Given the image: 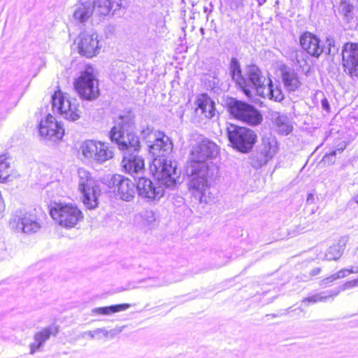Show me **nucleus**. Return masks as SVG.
<instances>
[{"mask_svg":"<svg viewBox=\"0 0 358 358\" xmlns=\"http://www.w3.org/2000/svg\"><path fill=\"white\" fill-rule=\"evenodd\" d=\"M217 153V145L208 138L201 140L192 150L190 166L187 169L192 176L189 187L200 203H207L209 201L210 185L217 176L219 169L207 159L215 157Z\"/></svg>","mask_w":358,"mask_h":358,"instance_id":"obj_1","label":"nucleus"},{"mask_svg":"<svg viewBox=\"0 0 358 358\" xmlns=\"http://www.w3.org/2000/svg\"><path fill=\"white\" fill-rule=\"evenodd\" d=\"M138 138L146 143L149 152L155 157L153 167L157 177L172 185L178 176L177 163L166 157L173 149L169 138L147 124L141 125Z\"/></svg>","mask_w":358,"mask_h":358,"instance_id":"obj_2","label":"nucleus"},{"mask_svg":"<svg viewBox=\"0 0 358 358\" xmlns=\"http://www.w3.org/2000/svg\"><path fill=\"white\" fill-rule=\"evenodd\" d=\"M134 124V115L130 111H124L115 120V125L110 131V138L115 142L119 149L127 148H137L139 138L132 133H128V129Z\"/></svg>","mask_w":358,"mask_h":358,"instance_id":"obj_3","label":"nucleus"},{"mask_svg":"<svg viewBox=\"0 0 358 358\" xmlns=\"http://www.w3.org/2000/svg\"><path fill=\"white\" fill-rule=\"evenodd\" d=\"M124 0H94L87 1L77 6L73 13L75 20L85 22L91 17L93 11L100 16L113 15L116 10L124 7Z\"/></svg>","mask_w":358,"mask_h":358,"instance_id":"obj_4","label":"nucleus"},{"mask_svg":"<svg viewBox=\"0 0 358 358\" xmlns=\"http://www.w3.org/2000/svg\"><path fill=\"white\" fill-rule=\"evenodd\" d=\"M50 213L54 220L64 228H73L83 219L82 211L72 203H55Z\"/></svg>","mask_w":358,"mask_h":358,"instance_id":"obj_5","label":"nucleus"},{"mask_svg":"<svg viewBox=\"0 0 358 358\" xmlns=\"http://www.w3.org/2000/svg\"><path fill=\"white\" fill-rule=\"evenodd\" d=\"M151 171L154 173L155 176L157 181L152 182L146 178H140L138 179L136 189L138 194L142 198L148 199V201L159 200L164 194V187H172L175 186L180 181V172L177 170V175L175 182L172 185H167L165 181L159 180L157 176L153 164L151 166Z\"/></svg>","mask_w":358,"mask_h":358,"instance_id":"obj_6","label":"nucleus"},{"mask_svg":"<svg viewBox=\"0 0 358 358\" xmlns=\"http://www.w3.org/2000/svg\"><path fill=\"white\" fill-rule=\"evenodd\" d=\"M78 189L83 195V202L89 209L95 208L97 199L100 195L99 187L92 177L90 173L83 168L78 170Z\"/></svg>","mask_w":358,"mask_h":358,"instance_id":"obj_7","label":"nucleus"},{"mask_svg":"<svg viewBox=\"0 0 358 358\" xmlns=\"http://www.w3.org/2000/svg\"><path fill=\"white\" fill-rule=\"evenodd\" d=\"M227 132L233 148L243 153L248 152L256 142V134L248 128L230 124L227 127Z\"/></svg>","mask_w":358,"mask_h":358,"instance_id":"obj_8","label":"nucleus"},{"mask_svg":"<svg viewBox=\"0 0 358 358\" xmlns=\"http://www.w3.org/2000/svg\"><path fill=\"white\" fill-rule=\"evenodd\" d=\"M52 106L53 110L67 120L73 122L80 117L81 112L76 100L71 99L69 94L59 90L52 96Z\"/></svg>","mask_w":358,"mask_h":358,"instance_id":"obj_9","label":"nucleus"},{"mask_svg":"<svg viewBox=\"0 0 358 358\" xmlns=\"http://www.w3.org/2000/svg\"><path fill=\"white\" fill-rule=\"evenodd\" d=\"M52 106L53 110L67 120L73 122L80 117L81 112L76 100L71 99L69 94L59 90L52 96Z\"/></svg>","mask_w":358,"mask_h":358,"instance_id":"obj_10","label":"nucleus"},{"mask_svg":"<svg viewBox=\"0 0 358 358\" xmlns=\"http://www.w3.org/2000/svg\"><path fill=\"white\" fill-rule=\"evenodd\" d=\"M229 113L236 119L251 125H257L262 120L259 112L252 105L236 99H231L228 103Z\"/></svg>","mask_w":358,"mask_h":358,"instance_id":"obj_11","label":"nucleus"},{"mask_svg":"<svg viewBox=\"0 0 358 358\" xmlns=\"http://www.w3.org/2000/svg\"><path fill=\"white\" fill-rule=\"evenodd\" d=\"M83 155L88 159H92L102 164L113 157V152L106 143L94 140H87L80 146Z\"/></svg>","mask_w":358,"mask_h":358,"instance_id":"obj_12","label":"nucleus"},{"mask_svg":"<svg viewBox=\"0 0 358 358\" xmlns=\"http://www.w3.org/2000/svg\"><path fill=\"white\" fill-rule=\"evenodd\" d=\"M74 87L80 96L86 100L94 99L99 94L98 80L95 78L91 69L80 73L74 82Z\"/></svg>","mask_w":358,"mask_h":358,"instance_id":"obj_13","label":"nucleus"},{"mask_svg":"<svg viewBox=\"0 0 358 358\" xmlns=\"http://www.w3.org/2000/svg\"><path fill=\"white\" fill-rule=\"evenodd\" d=\"M244 80L245 87H240L248 97H251L254 92L259 95L268 82V79L262 75L261 70L256 65H249L246 67Z\"/></svg>","mask_w":358,"mask_h":358,"instance_id":"obj_14","label":"nucleus"},{"mask_svg":"<svg viewBox=\"0 0 358 358\" xmlns=\"http://www.w3.org/2000/svg\"><path fill=\"white\" fill-rule=\"evenodd\" d=\"M13 229L24 234H33L38 231L41 224L34 213L20 212L10 223Z\"/></svg>","mask_w":358,"mask_h":358,"instance_id":"obj_15","label":"nucleus"},{"mask_svg":"<svg viewBox=\"0 0 358 358\" xmlns=\"http://www.w3.org/2000/svg\"><path fill=\"white\" fill-rule=\"evenodd\" d=\"M342 62L344 71L358 79V43H347L343 45Z\"/></svg>","mask_w":358,"mask_h":358,"instance_id":"obj_16","label":"nucleus"},{"mask_svg":"<svg viewBox=\"0 0 358 358\" xmlns=\"http://www.w3.org/2000/svg\"><path fill=\"white\" fill-rule=\"evenodd\" d=\"M139 148L140 143L135 148L128 147L125 149H120L124 152L122 166L124 171L130 175L138 174L144 169V160L137 154Z\"/></svg>","mask_w":358,"mask_h":358,"instance_id":"obj_17","label":"nucleus"},{"mask_svg":"<svg viewBox=\"0 0 358 358\" xmlns=\"http://www.w3.org/2000/svg\"><path fill=\"white\" fill-rule=\"evenodd\" d=\"M38 131L43 138L53 142L61 140L64 134L62 124L57 122L50 114H48L45 120L41 121Z\"/></svg>","mask_w":358,"mask_h":358,"instance_id":"obj_18","label":"nucleus"},{"mask_svg":"<svg viewBox=\"0 0 358 358\" xmlns=\"http://www.w3.org/2000/svg\"><path fill=\"white\" fill-rule=\"evenodd\" d=\"M114 187V192L120 199L130 201L134 197L136 187L129 179L121 176L115 175L110 180Z\"/></svg>","mask_w":358,"mask_h":358,"instance_id":"obj_19","label":"nucleus"},{"mask_svg":"<svg viewBox=\"0 0 358 358\" xmlns=\"http://www.w3.org/2000/svg\"><path fill=\"white\" fill-rule=\"evenodd\" d=\"M78 52L83 56L91 58L99 53L101 47L99 45L96 34L82 33L79 36L78 45Z\"/></svg>","mask_w":358,"mask_h":358,"instance_id":"obj_20","label":"nucleus"},{"mask_svg":"<svg viewBox=\"0 0 358 358\" xmlns=\"http://www.w3.org/2000/svg\"><path fill=\"white\" fill-rule=\"evenodd\" d=\"M300 43L303 49L311 56L318 57L324 52L320 39L310 32H306L301 36Z\"/></svg>","mask_w":358,"mask_h":358,"instance_id":"obj_21","label":"nucleus"},{"mask_svg":"<svg viewBox=\"0 0 358 358\" xmlns=\"http://www.w3.org/2000/svg\"><path fill=\"white\" fill-rule=\"evenodd\" d=\"M348 238L346 237L341 238L337 243L331 245L325 252H320L317 253V259L327 261H336L341 258L345 250Z\"/></svg>","mask_w":358,"mask_h":358,"instance_id":"obj_22","label":"nucleus"},{"mask_svg":"<svg viewBox=\"0 0 358 358\" xmlns=\"http://www.w3.org/2000/svg\"><path fill=\"white\" fill-rule=\"evenodd\" d=\"M58 332L57 327L50 326L35 334L34 336V341L29 345L30 354H34L50 338L51 335L55 336Z\"/></svg>","mask_w":358,"mask_h":358,"instance_id":"obj_23","label":"nucleus"},{"mask_svg":"<svg viewBox=\"0 0 358 358\" xmlns=\"http://www.w3.org/2000/svg\"><path fill=\"white\" fill-rule=\"evenodd\" d=\"M196 105V111L197 113L200 111L206 118L210 119L215 116V103L206 94H202L198 96Z\"/></svg>","mask_w":358,"mask_h":358,"instance_id":"obj_24","label":"nucleus"},{"mask_svg":"<svg viewBox=\"0 0 358 358\" xmlns=\"http://www.w3.org/2000/svg\"><path fill=\"white\" fill-rule=\"evenodd\" d=\"M259 96L278 102L284 99V94L280 85L278 83H273L270 78H268L266 85L263 87V90L260 92Z\"/></svg>","mask_w":358,"mask_h":358,"instance_id":"obj_25","label":"nucleus"},{"mask_svg":"<svg viewBox=\"0 0 358 358\" xmlns=\"http://www.w3.org/2000/svg\"><path fill=\"white\" fill-rule=\"evenodd\" d=\"M282 79L285 89L289 92H294L301 85L297 73L289 68L285 67L282 70Z\"/></svg>","mask_w":358,"mask_h":358,"instance_id":"obj_26","label":"nucleus"},{"mask_svg":"<svg viewBox=\"0 0 358 358\" xmlns=\"http://www.w3.org/2000/svg\"><path fill=\"white\" fill-rule=\"evenodd\" d=\"M257 150L271 159L278 151V143L275 138L271 136H264Z\"/></svg>","mask_w":358,"mask_h":358,"instance_id":"obj_27","label":"nucleus"},{"mask_svg":"<svg viewBox=\"0 0 358 358\" xmlns=\"http://www.w3.org/2000/svg\"><path fill=\"white\" fill-rule=\"evenodd\" d=\"M338 294V290L333 289L320 292L304 298L302 300V303H303L305 306H308L310 303H315L317 302H325L329 298L336 296Z\"/></svg>","mask_w":358,"mask_h":358,"instance_id":"obj_28","label":"nucleus"},{"mask_svg":"<svg viewBox=\"0 0 358 358\" xmlns=\"http://www.w3.org/2000/svg\"><path fill=\"white\" fill-rule=\"evenodd\" d=\"M230 74L232 79L239 87H245L244 76L242 74L240 63L236 58H232L230 63Z\"/></svg>","mask_w":358,"mask_h":358,"instance_id":"obj_29","label":"nucleus"},{"mask_svg":"<svg viewBox=\"0 0 358 358\" xmlns=\"http://www.w3.org/2000/svg\"><path fill=\"white\" fill-rule=\"evenodd\" d=\"M131 307L129 303L113 305L110 306L95 308L92 310V314L108 315L113 313L127 310Z\"/></svg>","mask_w":358,"mask_h":358,"instance_id":"obj_30","label":"nucleus"},{"mask_svg":"<svg viewBox=\"0 0 358 358\" xmlns=\"http://www.w3.org/2000/svg\"><path fill=\"white\" fill-rule=\"evenodd\" d=\"M270 158L266 157L265 155L259 151L257 149L255 152L252 153L249 157L250 164L255 169H259L263 166L266 165Z\"/></svg>","mask_w":358,"mask_h":358,"instance_id":"obj_31","label":"nucleus"},{"mask_svg":"<svg viewBox=\"0 0 358 358\" xmlns=\"http://www.w3.org/2000/svg\"><path fill=\"white\" fill-rule=\"evenodd\" d=\"M275 122L280 134L287 135L292 131V127L289 125L287 116L278 115L275 118Z\"/></svg>","mask_w":358,"mask_h":358,"instance_id":"obj_32","label":"nucleus"},{"mask_svg":"<svg viewBox=\"0 0 358 358\" xmlns=\"http://www.w3.org/2000/svg\"><path fill=\"white\" fill-rule=\"evenodd\" d=\"M10 166L5 155L0 156V182L8 181L10 174Z\"/></svg>","mask_w":358,"mask_h":358,"instance_id":"obj_33","label":"nucleus"},{"mask_svg":"<svg viewBox=\"0 0 358 358\" xmlns=\"http://www.w3.org/2000/svg\"><path fill=\"white\" fill-rule=\"evenodd\" d=\"M353 9L354 6L350 3V0H341L338 10L344 20L349 21L352 17Z\"/></svg>","mask_w":358,"mask_h":358,"instance_id":"obj_34","label":"nucleus"},{"mask_svg":"<svg viewBox=\"0 0 358 358\" xmlns=\"http://www.w3.org/2000/svg\"><path fill=\"white\" fill-rule=\"evenodd\" d=\"M108 331L104 328H98L93 331H87L83 332L80 336L82 338L88 336L90 339H101L103 336L107 337Z\"/></svg>","mask_w":358,"mask_h":358,"instance_id":"obj_35","label":"nucleus"},{"mask_svg":"<svg viewBox=\"0 0 358 358\" xmlns=\"http://www.w3.org/2000/svg\"><path fill=\"white\" fill-rule=\"evenodd\" d=\"M143 224L150 226L157 220L156 214L151 210H145L139 214Z\"/></svg>","mask_w":358,"mask_h":358,"instance_id":"obj_36","label":"nucleus"},{"mask_svg":"<svg viewBox=\"0 0 358 358\" xmlns=\"http://www.w3.org/2000/svg\"><path fill=\"white\" fill-rule=\"evenodd\" d=\"M358 273V268L356 267H352L351 268H345V269H342L339 271H338L336 273H334V275L337 279H340V278H345L346 276H348V275H350V273Z\"/></svg>","mask_w":358,"mask_h":358,"instance_id":"obj_37","label":"nucleus"},{"mask_svg":"<svg viewBox=\"0 0 358 358\" xmlns=\"http://www.w3.org/2000/svg\"><path fill=\"white\" fill-rule=\"evenodd\" d=\"M355 287H358V278L348 281L341 285L339 287L334 289V290H338L340 292L341 291L347 290Z\"/></svg>","mask_w":358,"mask_h":358,"instance_id":"obj_38","label":"nucleus"},{"mask_svg":"<svg viewBox=\"0 0 358 358\" xmlns=\"http://www.w3.org/2000/svg\"><path fill=\"white\" fill-rule=\"evenodd\" d=\"M152 280L155 281V283L152 285L153 286L156 287H161V286H166L169 285L173 282H177L178 280L176 279H172L170 277H168L167 279H151Z\"/></svg>","mask_w":358,"mask_h":358,"instance_id":"obj_39","label":"nucleus"},{"mask_svg":"<svg viewBox=\"0 0 358 358\" xmlns=\"http://www.w3.org/2000/svg\"><path fill=\"white\" fill-rule=\"evenodd\" d=\"M336 280L334 274L331 275V276L329 277H327L324 279H323L321 282H320V285L322 287H327L328 285H329L330 283L333 282L334 281H335Z\"/></svg>","mask_w":358,"mask_h":358,"instance_id":"obj_40","label":"nucleus"},{"mask_svg":"<svg viewBox=\"0 0 358 358\" xmlns=\"http://www.w3.org/2000/svg\"><path fill=\"white\" fill-rule=\"evenodd\" d=\"M336 155V151L334 150L331 152L328 155H325L322 159L324 163L329 162V163H334V157Z\"/></svg>","mask_w":358,"mask_h":358,"instance_id":"obj_41","label":"nucleus"},{"mask_svg":"<svg viewBox=\"0 0 358 358\" xmlns=\"http://www.w3.org/2000/svg\"><path fill=\"white\" fill-rule=\"evenodd\" d=\"M321 104H322V107L324 110H325L327 111H329L330 110V105L329 103L328 100L326 98H324L322 100Z\"/></svg>","mask_w":358,"mask_h":358,"instance_id":"obj_42","label":"nucleus"},{"mask_svg":"<svg viewBox=\"0 0 358 358\" xmlns=\"http://www.w3.org/2000/svg\"><path fill=\"white\" fill-rule=\"evenodd\" d=\"M315 201V196L313 194H308V196H307V199H306V203H314Z\"/></svg>","mask_w":358,"mask_h":358,"instance_id":"obj_43","label":"nucleus"},{"mask_svg":"<svg viewBox=\"0 0 358 358\" xmlns=\"http://www.w3.org/2000/svg\"><path fill=\"white\" fill-rule=\"evenodd\" d=\"M321 271V269L320 268H315L314 269H313L311 271H310V275H318Z\"/></svg>","mask_w":358,"mask_h":358,"instance_id":"obj_44","label":"nucleus"},{"mask_svg":"<svg viewBox=\"0 0 358 358\" xmlns=\"http://www.w3.org/2000/svg\"><path fill=\"white\" fill-rule=\"evenodd\" d=\"M354 200L358 204V194L355 196Z\"/></svg>","mask_w":358,"mask_h":358,"instance_id":"obj_45","label":"nucleus"},{"mask_svg":"<svg viewBox=\"0 0 358 358\" xmlns=\"http://www.w3.org/2000/svg\"><path fill=\"white\" fill-rule=\"evenodd\" d=\"M271 316H272L273 317H276V315L273 314V315H271Z\"/></svg>","mask_w":358,"mask_h":358,"instance_id":"obj_46","label":"nucleus"},{"mask_svg":"<svg viewBox=\"0 0 358 358\" xmlns=\"http://www.w3.org/2000/svg\"><path fill=\"white\" fill-rule=\"evenodd\" d=\"M203 31H204V30H203V28H201V33H203Z\"/></svg>","mask_w":358,"mask_h":358,"instance_id":"obj_47","label":"nucleus"}]
</instances>
